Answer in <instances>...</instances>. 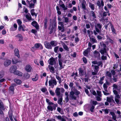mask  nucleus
<instances>
[{"instance_id": "nucleus-1", "label": "nucleus", "mask_w": 121, "mask_h": 121, "mask_svg": "<svg viewBox=\"0 0 121 121\" xmlns=\"http://www.w3.org/2000/svg\"><path fill=\"white\" fill-rule=\"evenodd\" d=\"M101 49L99 50V52L102 55H103L104 53H107L106 49V44L104 43H100Z\"/></svg>"}, {"instance_id": "nucleus-2", "label": "nucleus", "mask_w": 121, "mask_h": 121, "mask_svg": "<svg viewBox=\"0 0 121 121\" xmlns=\"http://www.w3.org/2000/svg\"><path fill=\"white\" fill-rule=\"evenodd\" d=\"M58 54V63L60 66L59 69L60 70H61L62 69L64 68V66H63L62 65V62L63 61L62 59H61V54L60 53H59Z\"/></svg>"}, {"instance_id": "nucleus-3", "label": "nucleus", "mask_w": 121, "mask_h": 121, "mask_svg": "<svg viewBox=\"0 0 121 121\" xmlns=\"http://www.w3.org/2000/svg\"><path fill=\"white\" fill-rule=\"evenodd\" d=\"M56 20H54L53 21V24H52V27L50 29V31L49 32V34H50L52 33L53 30L55 31L56 30Z\"/></svg>"}, {"instance_id": "nucleus-4", "label": "nucleus", "mask_w": 121, "mask_h": 121, "mask_svg": "<svg viewBox=\"0 0 121 121\" xmlns=\"http://www.w3.org/2000/svg\"><path fill=\"white\" fill-rule=\"evenodd\" d=\"M48 82L49 86H51L52 88L54 87V85H56L57 84L55 78L53 80L51 79Z\"/></svg>"}, {"instance_id": "nucleus-5", "label": "nucleus", "mask_w": 121, "mask_h": 121, "mask_svg": "<svg viewBox=\"0 0 121 121\" xmlns=\"http://www.w3.org/2000/svg\"><path fill=\"white\" fill-rule=\"evenodd\" d=\"M5 110L4 105L2 101L0 99V114L4 115L3 111Z\"/></svg>"}, {"instance_id": "nucleus-6", "label": "nucleus", "mask_w": 121, "mask_h": 121, "mask_svg": "<svg viewBox=\"0 0 121 121\" xmlns=\"http://www.w3.org/2000/svg\"><path fill=\"white\" fill-rule=\"evenodd\" d=\"M97 26H95V30L98 33H99V34L101 35V31L102 25L98 23L97 24Z\"/></svg>"}, {"instance_id": "nucleus-7", "label": "nucleus", "mask_w": 121, "mask_h": 121, "mask_svg": "<svg viewBox=\"0 0 121 121\" xmlns=\"http://www.w3.org/2000/svg\"><path fill=\"white\" fill-rule=\"evenodd\" d=\"M92 104L91 106L90 109V111L92 112H94V110L95 108V105L98 104V102L96 101H93L92 102Z\"/></svg>"}, {"instance_id": "nucleus-8", "label": "nucleus", "mask_w": 121, "mask_h": 121, "mask_svg": "<svg viewBox=\"0 0 121 121\" xmlns=\"http://www.w3.org/2000/svg\"><path fill=\"white\" fill-rule=\"evenodd\" d=\"M79 73L80 76H85V77H86L87 76L86 73V72L85 73L84 70L81 68H80L78 69Z\"/></svg>"}, {"instance_id": "nucleus-9", "label": "nucleus", "mask_w": 121, "mask_h": 121, "mask_svg": "<svg viewBox=\"0 0 121 121\" xmlns=\"http://www.w3.org/2000/svg\"><path fill=\"white\" fill-rule=\"evenodd\" d=\"M17 69V66L15 65H14L10 67L9 71L10 73H14V72L16 71Z\"/></svg>"}, {"instance_id": "nucleus-10", "label": "nucleus", "mask_w": 121, "mask_h": 121, "mask_svg": "<svg viewBox=\"0 0 121 121\" xmlns=\"http://www.w3.org/2000/svg\"><path fill=\"white\" fill-rule=\"evenodd\" d=\"M48 19L47 17H46L44 19L43 21V28L44 29H46L47 28L48 26Z\"/></svg>"}, {"instance_id": "nucleus-11", "label": "nucleus", "mask_w": 121, "mask_h": 121, "mask_svg": "<svg viewBox=\"0 0 121 121\" xmlns=\"http://www.w3.org/2000/svg\"><path fill=\"white\" fill-rule=\"evenodd\" d=\"M75 92L73 91H71L70 92L69 96L72 100H76L77 97L74 95Z\"/></svg>"}, {"instance_id": "nucleus-12", "label": "nucleus", "mask_w": 121, "mask_h": 121, "mask_svg": "<svg viewBox=\"0 0 121 121\" xmlns=\"http://www.w3.org/2000/svg\"><path fill=\"white\" fill-rule=\"evenodd\" d=\"M16 86V84H13L11 86L9 87V91H10V93L12 95L14 94V87Z\"/></svg>"}, {"instance_id": "nucleus-13", "label": "nucleus", "mask_w": 121, "mask_h": 121, "mask_svg": "<svg viewBox=\"0 0 121 121\" xmlns=\"http://www.w3.org/2000/svg\"><path fill=\"white\" fill-rule=\"evenodd\" d=\"M44 44L46 48L49 49H52V47L50 44V43H49L47 41L44 42Z\"/></svg>"}, {"instance_id": "nucleus-14", "label": "nucleus", "mask_w": 121, "mask_h": 121, "mask_svg": "<svg viewBox=\"0 0 121 121\" xmlns=\"http://www.w3.org/2000/svg\"><path fill=\"white\" fill-rule=\"evenodd\" d=\"M31 25L35 27V28L38 30L39 29V25L38 23L35 21H33L31 23Z\"/></svg>"}, {"instance_id": "nucleus-15", "label": "nucleus", "mask_w": 121, "mask_h": 121, "mask_svg": "<svg viewBox=\"0 0 121 121\" xmlns=\"http://www.w3.org/2000/svg\"><path fill=\"white\" fill-rule=\"evenodd\" d=\"M59 3L60 6L62 7L64 10H66L67 9V8L65 7V4L61 0H59Z\"/></svg>"}, {"instance_id": "nucleus-16", "label": "nucleus", "mask_w": 121, "mask_h": 121, "mask_svg": "<svg viewBox=\"0 0 121 121\" xmlns=\"http://www.w3.org/2000/svg\"><path fill=\"white\" fill-rule=\"evenodd\" d=\"M109 23L110 24V26H111L110 28L113 34H116V30L114 28L113 25L111 22H109Z\"/></svg>"}, {"instance_id": "nucleus-17", "label": "nucleus", "mask_w": 121, "mask_h": 121, "mask_svg": "<svg viewBox=\"0 0 121 121\" xmlns=\"http://www.w3.org/2000/svg\"><path fill=\"white\" fill-rule=\"evenodd\" d=\"M96 4L97 6H98L99 8H100L101 6L102 7L104 5V2L103 1V0H101V3L99 0H98L96 3Z\"/></svg>"}, {"instance_id": "nucleus-18", "label": "nucleus", "mask_w": 121, "mask_h": 121, "mask_svg": "<svg viewBox=\"0 0 121 121\" xmlns=\"http://www.w3.org/2000/svg\"><path fill=\"white\" fill-rule=\"evenodd\" d=\"M11 63V60L9 59H7L4 62V65L5 67H8L10 65Z\"/></svg>"}, {"instance_id": "nucleus-19", "label": "nucleus", "mask_w": 121, "mask_h": 121, "mask_svg": "<svg viewBox=\"0 0 121 121\" xmlns=\"http://www.w3.org/2000/svg\"><path fill=\"white\" fill-rule=\"evenodd\" d=\"M94 53L95 54V57L97 58V59H100V55L98 52L95 50L94 52Z\"/></svg>"}, {"instance_id": "nucleus-20", "label": "nucleus", "mask_w": 121, "mask_h": 121, "mask_svg": "<svg viewBox=\"0 0 121 121\" xmlns=\"http://www.w3.org/2000/svg\"><path fill=\"white\" fill-rule=\"evenodd\" d=\"M91 50L90 48H88L86 50H85L83 52V54L85 56H86L88 55V52L90 51Z\"/></svg>"}, {"instance_id": "nucleus-21", "label": "nucleus", "mask_w": 121, "mask_h": 121, "mask_svg": "<svg viewBox=\"0 0 121 121\" xmlns=\"http://www.w3.org/2000/svg\"><path fill=\"white\" fill-rule=\"evenodd\" d=\"M15 55L19 58L20 56L19 54V51L18 49L15 48L14 50Z\"/></svg>"}, {"instance_id": "nucleus-22", "label": "nucleus", "mask_w": 121, "mask_h": 121, "mask_svg": "<svg viewBox=\"0 0 121 121\" xmlns=\"http://www.w3.org/2000/svg\"><path fill=\"white\" fill-rule=\"evenodd\" d=\"M15 37L19 39L18 41H22L23 40V37L21 34H18L15 36Z\"/></svg>"}, {"instance_id": "nucleus-23", "label": "nucleus", "mask_w": 121, "mask_h": 121, "mask_svg": "<svg viewBox=\"0 0 121 121\" xmlns=\"http://www.w3.org/2000/svg\"><path fill=\"white\" fill-rule=\"evenodd\" d=\"M14 74L20 77H22V75L23 73L19 71L16 70L14 72Z\"/></svg>"}, {"instance_id": "nucleus-24", "label": "nucleus", "mask_w": 121, "mask_h": 121, "mask_svg": "<svg viewBox=\"0 0 121 121\" xmlns=\"http://www.w3.org/2000/svg\"><path fill=\"white\" fill-rule=\"evenodd\" d=\"M35 46L36 48H38L39 47L41 49H42L43 48V47L42 44L40 43H36L35 44Z\"/></svg>"}, {"instance_id": "nucleus-25", "label": "nucleus", "mask_w": 121, "mask_h": 121, "mask_svg": "<svg viewBox=\"0 0 121 121\" xmlns=\"http://www.w3.org/2000/svg\"><path fill=\"white\" fill-rule=\"evenodd\" d=\"M86 3L85 2V0H82V8L84 10H86V7L85 5Z\"/></svg>"}, {"instance_id": "nucleus-26", "label": "nucleus", "mask_w": 121, "mask_h": 121, "mask_svg": "<svg viewBox=\"0 0 121 121\" xmlns=\"http://www.w3.org/2000/svg\"><path fill=\"white\" fill-rule=\"evenodd\" d=\"M31 67L29 65H26L25 67V69L28 72L30 71L31 69Z\"/></svg>"}, {"instance_id": "nucleus-27", "label": "nucleus", "mask_w": 121, "mask_h": 121, "mask_svg": "<svg viewBox=\"0 0 121 121\" xmlns=\"http://www.w3.org/2000/svg\"><path fill=\"white\" fill-rule=\"evenodd\" d=\"M60 88L59 87H57L55 90V93L56 95L58 96H59L60 94Z\"/></svg>"}, {"instance_id": "nucleus-28", "label": "nucleus", "mask_w": 121, "mask_h": 121, "mask_svg": "<svg viewBox=\"0 0 121 121\" xmlns=\"http://www.w3.org/2000/svg\"><path fill=\"white\" fill-rule=\"evenodd\" d=\"M25 27V26L23 27L22 25L19 26L18 27V30L20 31H22L23 32L25 31H26V29H24Z\"/></svg>"}, {"instance_id": "nucleus-29", "label": "nucleus", "mask_w": 121, "mask_h": 121, "mask_svg": "<svg viewBox=\"0 0 121 121\" xmlns=\"http://www.w3.org/2000/svg\"><path fill=\"white\" fill-rule=\"evenodd\" d=\"M55 41L52 40L50 42V44L51 47H55L56 46L57 44Z\"/></svg>"}, {"instance_id": "nucleus-30", "label": "nucleus", "mask_w": 121, "mask_h": 121, "mask_svg": "<svg viewBox=\"0 0 121 121\" xmlns=\"http://www.w3.org/2000/svg\"><path fill=\"white\" fill-rule=\"evenodd\" d=\"M89 7L91 8V10L93 11L95 9V5L92 3H89Z\"/></svg>"}, {"instance_id": "nucleus-31", "label": "nucleus", "mask_w": 121, "mask_h": 121, "mask_svg": "<svg viewBox=\"0 0 121 121\" xmlns=\"http://www.w3.org/2000/svg\"><path fill=\"white\" fill-rule=\"evenodd\" d=\"M59 120L61 121H66V120L65 119L62 118L61 116L60 115L55 116Z\"/></svg>"}, {"instance_id": "nucleus-32", "label": "nucleus", "mask_w": 121, "mask_h": 121, "mask_svg": "<svg viewBox=\"0 0 121 121\" xmlns=\"http://www.w3.org/2000/svg\"><path fill=\"white\" fill-rule=\"evenodd\" d=\"M48 68L51 72L52 73H55V69L53 66H51L50 65H48Z\"/></svg>"}, {"instance_id": "nucleus-33", "label": "nucleus", "mask_w": 121, "mask_h": 121, "mask_svg": "<svg viewBox=\"0 0 121 121\" xmlns=\"http://www.w3.org/2000/svg\"><path fill=\"white\" fill-rule=\"evenodd\" d=\"M57 110L58 112L61 114L63 115L64 114L63 110L61 109L60 107H57Z\"/></svg>"}, {"instance_id": "nucleus-34", "label": "nucleus", "mask_w": 121, "mask_h": 121, "mask_svg": "<svg viewBox=\"0 0 121 121\" xmlns=\"http://www.w3.org/2000/svg\"><path fill=\"white\" fill-rule=\"evenodd\" d=\"M12 62L13 64H16L17 63L19 62L18 60L15 57H14L12 59Z\"/></svg>"}, {"instance_id": "nucleus-35", "label": "nucleus", "mask_w": 121, "mask_h": 121, "mask_svg": "<svg viewBox=\"0 0 121 121\" xmlns=\"http://www.w3.org/2000/svg\"><path fill=\"white\" fill-rule=\"evenodd\" d=\"M90 42L92 43V44H94L95 43H96L97 42V41L96 39L93 38H90Z\"/></svg>"}, {"instance_id": "nucleus-36", "label": "nucleus", "mask_w": 121, "mask_h": 121, "mask_svg": "<svg viewBox=\"0 0 121 121\" xmlns=\"http://www.w3.org/2000/svg\"><path fill=\"white\" fill-rule=\"evenodd\" d=\"M105 77V76H103L100 78V80L98 82L99 84L102 85L103 83L104 82L103 81L104 80Z\"/></svg>"}, {"instance_id": "nucleus-37", "label": "nucleus", "mask_w": 121, "mask_h": 121, "mask_svg": "<svg viewBox=\"0 0 121 121\" xmlns=\"http://www.w3.org/2000/svg\"><path fill=\"white\" fill-rule=\"evenodd\" d=\"M24 77L25 79H27L30 78V75L28 73H27L24 74Z\"/></svg>"}, {"instance_id": "nucleus-38", "label": "nucleus", "mask_w": 121, "mask_h": 121, "mask_svg": "<svg viewBox=\"0 0 121 121\" xmlns=\"http://www.w3.org/2000/svg\"><path fill=\"white\" fill-rule=\"evenodd\" d=\"M39 78V76L38 74H36L35 76V78H32V80L34 81H37Z\"/></svg>"}, {"instance_id": "nucleus-39", "label": "nucleus", "mask_w": 121, "mask_h": 121, "mask_svg": "<svg viewBox=\"0 0 121 121\" xmlns=\"http://www.w3.org/2000/svg\"><path fill=\"white\" fill-rule=\"evenodd\" d=\"M90 14L93 18H96V17L95 13L93 11H90Z\"/></svg>"}, {"instance_id": "nucleus-40", "label": "nucleus", "mask_w": 121, "mask_h": 121, "mask_svg": "<svg viewBox=\"0 0 121 121\" xmlns=\"http://www.w3.org/2000/svg\"><path fill=\"white\" fill-rule=\"evenodd\" d=\"M49 64L52 65H53V62L54 61H55V60L53 58H51L50 59Z\"/></svg>"}, {"instance_id": "nucleus-41", "label": "nucleus", "mask_w": 121, "mask_h": 121, "mask_svg": "<svg viewBox=\"0 0 121 121\" xmlns=\"http://www.w3.org/2000/svg\"><path fill=\"white\" fill-rule=\"evenodd\" d=\"M14 81L17 84H21L22 82V81L20 80L17 79H14Z\"/></svg>"}, {"instance_id": "nucleus-42", "label": "nucleus", "mask_w": 121, "mask_h": 121, "mask_svg": "<svg viewBox=\"0 0 121 121\" xmlns=\"http://www.w3.org/2000/svg\"><path fill=\"white\" fill-rule=\"evenodd\" d=\"M112 97V96H111L110 97H107V98L106 101L109 103H110L111 102V100Z\"/></svg>"}, {"instance_id": "nucleus-43", "label": "nucleus", "mask_w": 121, "mask_h": 121, "mask_svg": "<svg viewBox=\"0 0 121 121\" xmlns=\"http://www.w3.org/2000/svg\"><path fill=\"white\" fill-rule=\"evenodd\" d=\"M63 48L65 50L68 51L69 50V49L68 48V46L66 45L65 44L63 46Z\"/></svg>"}, {"instance_id": "nucleus-44", "label": "nucleus", "mask_w": 121, "mask_h": 121, "mask_svg": "<svg viewBox=\"0 0 121 121\" xmlns=\"http://www.w3.org/2000/svg\"><path fill=\"white\" fill-rule=\"evenodd\" d=\"M56 78L59 81V83H60L62 82L61 78L58 75H56Z\"/></svg>"}, {"instance_id": "nucleus-45", "label": "nucleus", "mask_w": 121, "mask_h": 121, "mask_svg": "<svg viewBox=\"0 0 121 121\" xmlns=\"http://www.w3.org/2000/svg\"><path fill=\"white\" fill-rule=\"evenodd\" d=\"M115 100L117 104H119L121 103V102H120L119 99L117 98H115Z\"/></svg>"}, {"instance_id": "nucleus-46", "label": "nucleus", "mask_w": 121, "mask_h": 121, "mask_svg": "<svg viewBox=\"0 0 121 121\" xmlns=\"http://www.w3.org/2000/svg\"><path fill=\"white\" fill-rule=\"evenodd\" d=\"M17 22L19 26L21 25L22 22L20 19H18L17 20Z\"/></svg>"}, {"instance_id": "nucleus-47", "label": "nucleus", "mask_w": 121, "mask_h": 121, "mask_svg": "<svg viewBox=\"0 0 121 121\" xmlns=\"http://www.w3.org/2000/svg\"><path fill=\"white\" fill-rule=\"evenodd\" d=\"M75 92V94L78 97H79L78 95L80 93V92L77 90H76Z\"/></svg>"}, {"instance_id": "nucleus-48", "label": "nucleus", "mask_w": 121, "mask_h": 121, "mask_svg": "<svg viewBox=\"0 0 121 121\" xmlns=\"http://www.w3.org/2000/svg\"><path fill=\"white\" fill-rule=\"evenodd\" d=\"M47 108L50 111H53L52 107L51 106L48 105L47 106Z\"/></svg>"}, {"instance_id": "nucleus-49", "label": "nucleus", "mask_w": 121, "mask_h": 121, "mask_svg": "<svg viewBox=\"0 0 121 121\" xmlns=\"http://www.w3.org/2000/svg\"><path fill=\"white\" fill-rule=\"evenodd\" d=\"M30 16L28 15H26V17L29 21L31 20V17L30 14Z\"/></svg>"}, {"instance_id": "nucleus-50", "label": "nucleus", "mask_w": 121, "mask_h": 121, "mask_svg": "<svg viewBox=\"0 0 121 121\" xmlns=\"http://www.w3.org/2000/svg\"><path fill=\"white\" fill-rule=\"evenodd\" d=\"M62 100L63 99L62 97L60 98L59 100L58 101L57 103L59 104L62 105L61 103L62 102Z\"/></svg>"}, {"instance_id": "nucleus-51", "label": "nucleus", "mask_w": 121, "mask_h": 121, "mask_svg": "<svg viewBox=\"0 0 121 121\" xmlns=\"http://www.w3.org/2000/svg\"><path fill=\"white\" fill-rule=\"evenodd\" d=\"M59 46H57L55 47L54 48V51L56 53H57L58 52V50L59 48Z\"/></svg>"}, {"instance_id": "nucleus-52", "label": "nucleus", "mask_w": 121, "mask_h": 121, "mask_svg": "<svg viewBox=\"0 0 121 121\" xmlns=\"http://www.w3.org/2000/svg\"><path fill=\"white\" fill-rule=\"evenodd\" d=\"M102 110L103 111H104L105 114H108L109 113L108 109L106 108L105 109H102Z\"/></svg>"}, {"instance_id": "nucleus-53", "label": "nucleus", "mask_w": 121, "mask_h": 121, "mask_svg": "<svg viewBox=\"0 0 121 121\" xmlns=\"http://www.w3.org/2000/svg\"><path fill=\"white\" fill-rule=\"evenodd\" d=\"M13 115L12 113H11L9 115V117L11 121H14L12 118V116Z\"/></svg>"}, {"instance_id": "nucleus-54", "label": "nucleus", "mask_w": 121, "mask_h": 121, "mask_svg": "<svg viewBox=\"0 0 121 121\" xmlns=\"http://www.w3.org/2000/svg\"><path fill=\"white\" fill-rule=\"evenodd\" d=\"M83 61L85 64H86L87 62V61L86 58L84 57L82 58Z\"/></svg>"}, {"instance_id": "nucleus-55", "label": "nucleus", "mask_w": 121, "mask_h": 121, "mask_svg": "<svg viewBox=\"0 0 121 121\" xmlns=\"http://www.w3.org/2000/svg\"><path fill=\"white\" fill-rule=\"evenodd\" d=\"M101 59L102 60H107V57L106 56L102 55L101 56Z\"/></svg>"}, {"instance_id": "nucleus-56", "label": "nucleus", "mask_w": 121, "mask_h": 121, "mask_svg": "<svg viewBox=\"0 0 121 121\" xmlns=\"http://www.w3.org/2000/svg\"><path fill=\"white\" fill-rule=\"evenodd\" d=\"M81 79L83 81H85V82H87L88 81V79L87 77L86 78H84L82 77V78H81Z\"/></svg>"}, {"instance_id": "nucleus-57", "label": "nucleus", "mask_w": 121, "mask_h": 121, "mask_svg": "<svg viewBox=\"0 0 121 121\" xmlns=\"http://www.w3.org/2000/svg\"><path fill=\"white\" fill-rule=\"evenodd\" d=\"M106 74L110 78H111L112 77V74L109 72L108 71H107L106 72Z\"/></svg>"}, {"instance_id": "nucleus-58", "label": "nucleus", "mask_w": 121, "mask_h": 121, "mask_svg": "<svg viewBox=\"0 0 121 121\" xmlns=\"http://www.w3.org/2000/svg\"><path fill=\"white\" fill-rule=\"evenodd\" d=\"M97 95L100 97H101L102 96L101 92V91H97Z\"/></svg>"}, {"instance_id": "nucleus-59", "label": "nucleus", "mask_w": 121, "mask_h": 121, "mask_svg": "<svg viewBox=\"0 0 121 121\" xmlns=\"http://www.w3.org/2000/svg\"><path fill=\"white\" fill-rule=\"evenodd\" d=\"M98 64V65L99 66H100L101 68L103 67L102 63V62L101 61H99L98 62V64Z\"/></svg>"}, {"instance_id": "nucleus-60", "label": "nucleus", "mask_w": 121, "mask_h": 121, "mask_svg": "<svg viewBox=\"0 0 121 121\" xmlns=\"http://www.w3.org/2000/svg\"><path fill=\"white\" fill-rule=\"evenodd\" d=\"M41 91L43 92H45L47 91V90L46 88L43 87L41 89Z\"/></svg>"}, {"instance_id": "nucleus-61", "label": "nucleus", "mask_w": 121, "mask_h": 121, "mask_svg": "<svg viewBox=\"0 0 121 121\" xmlns=\"http://www.w3.org/2000/svg\"><path fill=\"white\" fill-rule=\"evenodd\" d=\"M49 93L51 95L53 96L55 95V94L54 92H53L52 90H49Z\"/></svg>"}, {"instance_id": "nucleus-62", "label": "nucleus", "mask_w": 121, "mask_h": 121, "mask_svg": "<svg viewBox=\"0 0 121 121\" xmlns=\"http://www.w3.org/2000/svg\"><path fill=\"white\" fill-rule=\"evenodd\" d=\"M63 18H64L65 22H69V18L68 17H64Z\"/></svg>"}, {"instance_id": "nucleus-63", "label": "nucleus", "mask_w": 121, "mask_h": 121, "mask_svg": "<svg viewBox=\"0 0 121 121\" xmlns=\"http://www.w3.org/2000/svg\"><path fill=\"white\" fill-rule=\"evenodd\" d=\"M10 30L11 31H15L17 30L15 29L13 26L11 27L10 29Z\"/></svg>"}, {"instance_id": "nucleus-64", "label": "nucleus", "mask_w": 121, "mask_h": 121, "mask_svg": "<svg viewBox=\"0 0 121 121\" xmlns=\"http://www.w3.org/2000/svg\"><path fill=\"white\" fill-rule=\"evenodd\" d=\"M30 8H34L35 4H34L31 3L30 4H29Z\"/></svg>"}]
</instances>
